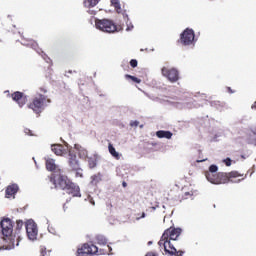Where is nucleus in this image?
<instances>
[{
    "label": "nucleus",
    "mask_w": 256,
    "mask_h": 256,
    "mask_svg": "<svg viewBox=\"0 0 256 256\" xmlns=\"http://www.w3.org/2000/svg\"><path fill=\"white\" fill-rule=\"evenodd\" d=\"M219 168L217 165H211L209 167V172H206V179L210 182L213 183L214 185H221L225 183H229L231 181L232 183H239V181H243L247 175L240 174L237 171H232L229 173L225 172H219L217 171Z\"/></svg>",
    "instance_id": "f257e3e1"
},
{
    "label": "nucleus",
    "mask_w": 256,
    "mask_h": 256,
    "mask_svg": "<svg viewBox=\"0 0 256 256\" xmlns=\"http://www.w3.org/2000/svg\"><path fill=\"white\" fill-rule=\"evenodd\" d=\"M181 228L170 227L164 231L161 239L158 242L159 247L164 248L165 255L168 256H183L185 251L177 250L171 241H177L179 235H181Z\"/></svg>",
    "instance_id": "f03ea898"
},
{
    "label": "nucleus",
    "mask_w": 256,
    "mask_h": 256,
    "mask_svg": "<svg viewBox=\"0 0 256 256\" xmlns=\"http://www.w3.org/2000/svg\"><path fill=\"white\" fill-rule=\"evenodd\" d=\"M50 183H53L55 189H61L72 197H81V188H79V185L73 183L66 175L52 174L50 177Z\"/></svg>",
    "instance_id": "7ed1b4c3"
},
{
    "label": "nucleus",
    "mask_w": 256,
    "mask_h": 256,
    "mask_svg": "<svg viewBox=\"0 0 256 256\" xmlns=\"http://www.w3.org/2000/svg\"><path fill=\"white\" fill-rule=\"evenodd\" d=\"M0 227L4 241L8 242L6 249H15V245L19 247L21 235L13 234V221L9 218H4L0 222Z\"/></svg>",
    "instance_id": "20e7f679"
},
{
    "label": "nucleus",
    "mask_w": 256,
    "mask_h": 256,
    "mask_svg": "<svg viewBox=\"0 0 256 256\" xmlns=\"http://www.w3.org/2000/svg\"><path fill=\"white\" fill-rule=\"evenodd\" d=\"M47 103H51V100L47 98V96L43 94H37L32 98V100L28 103V109H32L36 115H41L43 111H45V107H47Z\"/></svg>",
    "instance_id": "39448f33"
},
{
    "label": "nucleus",
    "mask_w": 256,
    "mask_h": 256,
    "mask_svg": "<svg viewBox=\"0 0 256 256\" xmlns=\"http://www.w3.org/2000/svg\"><path fill=\"white\" fill-rule=\"evenodd\" d=\"M95 25L96 29H99V31H103V33H117L122 29L117 27V24H115L113 20L109 19H96Z\"/></svg>",
    "instance_id": "423d86ee"
},
{
    "label": "nucleus",
    "mask_w": 256,
    "mask_h": 256,
    "mask_svg": "<svg viewBox=\"0 0 256 256\" xmlns=\"http://www.w3.org/2000/svg\"><path fill=\"white\" fill-rule=\"evenodd\" d=\"M178 45H183L187 47L189 45H194L195 43V31L193 29L186 28L181 34L180 39L177 40Z\"/></svg>",
    "instance_id": "0eeeda50"
},
{
    "label": "nucleus",
    "mask_w": 256,
    "mask_h": 256,
    "mask_svg": "<svg viewBox=\"0 0 256 256\" xmlns=\"http://www.w3.org/2000/svg\"><path fill=\"white\" fill-rule=\"evenodd\" d=\"M161 73L166 77L170 83H177L179 81V70L175 68L162 67Z\"/></svg>",
    "instance_id": "6e6552de"
},
{
    "label": "nucleus",
    "mask_w": 256,
    "mask_h": 256,
    "mask_svg": "<svg viewBox=\"0 0 256 256\" xmlns=\"http://www.w3.org/2000/svg\"><path fill=\"white\" fill-rule=\"evenodd\" d=\"M99 248L95 244H84L80 249H78L79 255H97Z\"/></svg>",
    "instance_id": "1a4fd4ad"
},
{
    "label": "nucleus",
    "mask_w": 256,
    "mask_h": 256,
    "mask_svg": "<svg viewBox=\"0 0 256 256\" xmlns=\"http://www.w3.org/2000/svg\"><path fill=\"white\" fill-rule=\"evenodd\" d=\"M11 98L19 105V107H24L27 103V96L23 92L16 91L11 94Z\"/></svg>",
    "instance_id": "9d476101"
},
{
    "label": "nucleus",
    "mask_w": 256,
    "mask_h": 256,
    "mask_svg": "<svg viewBox=\"0 0 256 256\" xmlns=\"http://www.w3.org/2000/svg\"><path fill=\"white\" fill-rule=\"evenodd\" d=\"M26 233L29 239L33 240L37 238V225L33 222L26 223Z\"/></svg>",
    "instance_id": "9b49d317"
},
{
    "label": "nucleus",
    "mask_w": 256,
    "mask_h": 256,
    "mask_svg": "<svg viewBox=\"0 0 256 256\" xmlns=\"http://www.w3.org/2000/svg\"><path fill=\"white\" fill-rule=\"evenodd\" d=\"M68 165L72 171H79V167H81L79 160H77V155L73 154V152H69Z\"/></svg>",
    "instance_id": "f8f14e48"
},
{
    "label": "nucleus",
    "mask_w": 256,
    "mask_h": 256,
    "mask_svg": "<svg viewBox=\"0 0 256 256\" xmlns=\"http://www.w3.org/2000/svg\"><path fill=\"white\" fill-rule=\"evenodd\" d=\"M22 45H25L26 47H31L34 50L39 49V44H37V41L31 38H25L24 36H22Z\"/></svg>",
    "instance_id": "ddd939ff"
},
{
    "label": "nucleus",
    "mask_w": 256,
    "mask_h": 256,
    "mask_svg": "<svg viewBox=\"0 0 256 256\" xmlns=\"http://www.w3.org/2000/svg\"><path fill=\"white\" fill-rule=\"evenodd\" d=\"M51 149H52L53 153H55V155H58L60 157L65 155V153H67L65 146L61 145V144H53L51 146Z\"/></svg>",
    "instance_id": "4468645a"
},
{
    "label": "nucleus",
    "mask_w": 256,
    "mask_h": 256,
    "mask_svg": "<svg viewBox=\"0 0 256 256\" xmlns=\"http://www.w3.org/2000/svg\"><path fill=\"white\" fill-rule=\"evenodd\" d=\"M45 165H46L47 171H56L57 170V164H55V160L52 158H46Z\"/></svg>",
    "instance_id": "2eb2a0df"
},
{
    "label": "nucleus",
    "mask_w": 256,
    "mask_h": 256,
    "mask_svg": "<svg viewBox=\"0 0 256 256\" xmlns=\"http://www.w3.org/2000/svg\"><path fill=\"white\" fill-rule=\"evenodd\" d=\"M75 149H77L80 159H87L89 157V152L83 146L75 145Z\"/></svg>",
    "instance_id": "dca6fc26"
},
{
    "label": "nucleus",
    "mask_w": 256,
    "mask_h": 256,
    "mask_svg": "<svg viewBox=\"0 0 256 256\" xmlns=\"http://www.w3.org/2000/svg\"><path fill=\"white\" fill-rule=\"evenodd\" d=\"M19 191V186L17 184H12L6 188V197H13L15 193Z\"/></svg>",
    "instance_id": "f3484780"
},
{
    "label": "nucleus",
    "mask_w": 256,
    "mask_h": 256,
    "mask_svg": "<svg viewBox=\"0 0 256 256\" xmlns=\"http://www.w3.org/2000/svg\"><path fill=\"white\" fill-rule=\"evenodd\" d=\"M156 136L158 139H171L173 133H171V131L159 130L156 132Z\"/></svg>",
    "instance_id": "a211bd4d"
},
{
    "label": "nucleus",
    "mask_w": 256,
    "mask_h": 256,
    "mask_svg": "<svg viewBox=\"0 0 256 256\" xmlns=\"http://www.w3.org/2000/svg\"><path fill=\"white\" fill-rule=\"evenodd\" d=\"M108 151H109L110 155H112V157H114V159H117V161H119V159H121V154H119V152H117V150H115V147L113 146V144H111V143L108 144Z\"/></svg>",
    "instance_id": "6ab92c4d"
},
{
    "label": "nucleus",
    "mask_w": 256,
    "mask_h": 256,
    "mask_svg": "<svg viewBox=\"0 0 256 256\" xmlns=\"http://www.w3.org/2000/svg\"><path fill=\"white\" fill-rule=\"evenodd\" d=\"M111 5L114 7L116 13L123 14V8H121V2L119 0H111Z\"/></svg>",
    "instance_id": "aec40b11"
},
{
    "label": "nucleus",
    "mask_w": 256,
    "mask_h": 256,
    "mask_svg": "<svg viewBox=\"0 0 256 256\" xmlns=\"http://www.w3.org/2000/svg\"><path fill=\"white\" fill-rule=\"evenodd\" d=\"M101 0H84V7L87 9H91V7H95Z\"/></svg>",
    "instance_id": "412c9836"
},
{
    "label": "nucleus",
    "mask_w": 256,
    "mask_h": 256,
    "mask_svg": "<svg viewBox=\"0 0 256 256\" xmlns=\"http://www.w3.org/2000/svg\"><path fill=\"white\" fill-rule=\"evenodd\" d=\"M102 179H101V174H95L91 177V185H99V183H101Z\"/></svg>",
    "instance_id": "4be33fe9"
},
{
    "label": "nucleus",
    "mask_w": 256,
    "mask_h": 256,
    "mask_svg": "<svg viewBox=\"0 0 256 256\" xmlns=\"http://www.w3.org/2000/svg\"><path fill=\"white\" fill-rule=\"evenodd\" d=\"M23 220H17L16 221V228H15V233L14 235H19L21 233V229H23Z\"/></svg>",
    "instance_id": "5701e85b"
},
{
    "label": "nucleus",
    "mask_w": 256,
    "mask_h": 256,
    "mask_svg": "<svg viewBox=\"0 0 256 256\" xmlns=\"http://www.w3.org/2000/svg\"><path fill=\"white\" fill-rule=\"evenodd\" d=\"M88 165L90 169H95L97 167V159L96 158H88Z\"/></svg>",
    "instance_id": "b1692460"
},
{
    "label": "nucleus",
    "mask_w": 256,
    "mask_h": 256,
    "mask_svg": "<svg viewBox=\"0 0 256 256\" xmlns=\"http://www.w3.org/2000/svg\"><path fill=\"white\" fill-rule=\"evenodd\" d=\"M51 255V250H47L45 246L40 247V256H49Z\"/></svg>",
    "instance_id": "393cba45"
},
{
    "label": "nucleus",
    "mask_w": 256,
    "mask_h": 256,
    "mask_svg": "<svg viewBox=\"0 0 256 256\" xmlns=\"http://www.w3.org/2000/svg\"><path fill=\"white\" fill-rule=\"evenodd\" d=\"M125 79H131V81H133L134 83H141V79L135 77V76H131L129 74L125 75Z\"/></svg>",
    "instance_id": "a878e982"
},
{
    "label": "nucleus",
    "mask_w": 256,
    "mask_h": 256,
    "mask_svg": "<svg viewBox=\"0 0 256 256\" xmlns=\"http://www.w3.org/2000/svg\"><path fill=\"white\" fill-rule=\"evenodd\" d=\"M96 240L99 245H107V239H105L103 236H98Z\"/></svg>",
    "instance_id": "bb28decb"
},
{
    "label": "nucleus",
    "mask_w": 256,
    "mask_h": 256,
    "mask_svg": "<svg viewBox=\"0 0 256 256\" xmlns=\"http://www.w3.org/2000/svg\"><path fill=\"white\" fill-rule=\"evenodd\" d=\"M191 197H193V191L184 192V194L182 195V199H191Z\"/></svg>",
    "instance_id": "cd10ccee"
},
{
    "label": "nucleus",
    "mask_w": 256,
    "mask_h": 256,
    "mask_svg": "<svg viewBox=\"0 0 256 256\" xmlns=\"http://www.w3.org/2000/svg\"><path fill=\"white\" fill-rule=\"evenodd\" d=\"M76 171V177H83V170L81 169V166H79V170Z\"/></svg>",
    "instance_id": "c85d7f7f"
},
{
    "label": "nucleus",
    "mask_w": 256,
    "mask_h": 256,
    "mask_svg": "<svg viewBox=\"0 0 256 256\" xmlns=\"http://www.w3.org/2000/svg\"><path fill=\"white\" fill-rule=\"evenodd\" d=\"M137 65H138V62H137L136 59H132V60L130 61V66H131L133 69H135V67H137Z\"/></svg>",
    "instance_id": "c756f323"
},
{
    "label": "nucleus",
    "mask_w": 256,
    "mask_h": 256,
    "mask_svg": "<svg viewBox=\"0 0 256 256\" xmlns=\"http://www.w3.org/2000/svg\"><path fill=\"white\" fill-rule=\"evenodd\" d=\"M224 163H225L226 167H231L232 161L230 160V158H226V159L224 160Z\"/></svg>",
    "instance_id": "7c9ffc66"
},
{
    "label": "nucleus",
    "mask_w": 256,
    "mask_h": 256,
    "mask_svg": "<svg viewBox=\"0 0 256 256\" xmlns=\"http://www.w3.org/2000/svg\"><path fill=\"white\" fill-rule=\"evenodd\" d=\"M130 125L131 127H139V121H132Z\"/></svg>",
    "instance_id": "2f4dec72"
},
{
    "label": "nucleus",
    "mask_w": 256,
    "mask_h": 256,
    "mask_svg": "<svg viewBox=\"0 0 256 256\" xmlns=\"http://www.w3.org/2000/svg\"><path fill=\"white\" fill-rule=\"evenodd\" d=\"M89 15H97V11L95 10H88Z\"/></svg>",
    "instance_id": "473e14b6"
},
{
    "label": "nucleus",
    "mask_w": 256,
    "mask_h": 256,
    "mask_svg": "<svg viewBox=\"0 0 256 256\" xmlns=\"http://www.w3.org/2000/svg\"><path fill=\"white\" fill-rule=\"evenodd\" d=\"M25 133H26V135L33 136V133L31 132L30 129H25Z\"/></svg>",
    "instance_id": "72a5a7b5"
},
{
    "label": "nucleus",
    "mask_w": 256,
    "mask_h": 256,
    "mask_svg": "<svg viewBox=\"0 0 256 256\" xmlns=\"http://www.w3.org/2000/svg\"><path fill=\"white\" fill-rule=\"evenodd\" d=\"M40 91H41V93H47V88L41 87V88H40Z\"/></svg>",
    "instance_id": "f704fd0d"
},
{
    "label": "nucleus",
    "mask_w": 256,
    "mask_h": 256,
    "mask_svg": "<svg viewBox=\"0 0 256 256\" xmlns=\"http://www.w3.org/2000/svg\"><path fill=\"white\" fill-rule=\"evenodd\" d=\"M145 256H157V255L153 252H148Z\"/></svg>",
    "instance_id": "c9c22d12"
},
{
    "label": "nucleus",
    "mask_w": 256,
    "mask_h": 256,
    "mask_svg": "<svg viewBox=\"0 0 256 256\" xmlns=\"http://www.w3.org/2000/svg\"><path fill=\"white\" fill-rule=\"evenodd\" d=\"M227 91H228V93H234L233 90L231 89V87H228Z\"/></svg>",
    "instance_id": "e433bc0d"
},
{
    "label": "nucleus",
    "mask_w": 256,
    "mask_h": 256,
    "mask_svg": "<svg viewBox=\"0 0 256 256\" xmlns=\"http://www.w3.org/2000/svg\"><path fill=\"white\" fill-rule=\"evenodd\" d=\"M144 217H145V212H143L141 217H138L137 219H144Z\"/></svg>",
    "instance_id": "4c0bfd02"
},
{
    "label": "nucleus",
    "mask_w": 256,
    "mask_h": 256,
    "mask_svg": "<svg viewBox=\"0 0 256 256\" xmlns=\"http://www.w3.org/2000/svg\"><path fill=\"white\" fill-rule=\"evenodd\" d=\"M123 187H127V182H122Z\"/></svg>",
    "instance_id": "58836bf2"
},
{
    "label": "nucleus",
    "mask_w": 256,
    "mask_h": 256,
    "mask_svg": "<svg viewBox=\"0 0 256 256\" xmlns=\"http://www.w3.org/2000/svg\"><path fill=\"white\" fill-rule=\"evenodd\" d=\"M93 205H95V202H92Z\"/></svg>",
    "instance_id": "ea45409f"
}]
</instances>
